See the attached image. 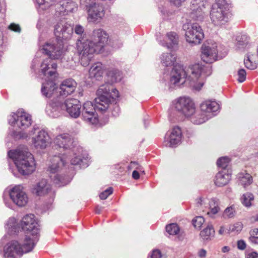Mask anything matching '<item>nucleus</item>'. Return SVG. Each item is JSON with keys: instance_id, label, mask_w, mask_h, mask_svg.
I'll use <instances>...</instances> for the list:
<instances>
[{"instance_id": "1", "label": "nucleus", "mask_w": 258, "mask_h": 258, "mask_svg": "<svg viewBox=\"0 0 258 258\" xmlns=\"http://www.w3.org/2000/svg\"><path fill=\"white\" fill-rule=\"evenodd\" d=\"M212 73L210 66L195 63L190 66L185 71L183 66H174L170 73V87H180L186 82L197 90L203 87L204 79Z\"/></svg>"}, {"instance_id": "2", "label": "nucleus", "mask_w": 258, "mask_h": 258, "mask_svg": "<svg viewBox=\"0 0 258 258\" xmlns=\"http://www.w3.org/2000/svg\"><path fill=\"white\" fill-rule=\"evenodd\" d=\"M81 105L79 100L75 98L64 100L61 97H54L46 107L47 114L50 117L56 118L64 111L73 118H77L81 113Z\"/></svg>"}, {"instance_id": "3", "label": "nucleus", "mask_w": 258, "mask_h": 258, "mask_svg": "<svg viewBox=\"0 0 258 258\" xmlns=\"http://www.w3.org/2000/svg\"><path fill=\"white\" fill-rule=\"evenodd\" d=\"M43 53L49 57L44 59L40 66L41 72L46 77V80L56 79L57 78V65L53 59H59L64 54L62 45L56 47L50 43H46L42 48Z\"/></svg>"}, {"instance_id": "4", "label": "nucleus", "mask_w": 258, "mask_h": 258, "mask_svg": "<svg viewBox=\"0 0 258 258\" xmlns=\"http://www.w3.org/2000/svg\"><path fill=\"white\" fill-rule=\"evenodd\" d=\"M8 155L13 160L19 172L22 175H29L35 170L34 157L27 148L10 150Z\"/></svg>"}, {"instance_id": "5", "label": "nucleus", "mask_w": 258, "mask_h": 258, "mask_svg": "<svg viewBox=\"0 0 258 258\" xmlns=\"http://www.w3.org/2000/svg\"><path fill=\"white\" fill-rule=\"evenodd\" d=\"M70 160L66 154L61 155H54L50 160L51 163L49 165L47 171L49 172L50 178L54 183L59 186L64 185L67 183L65 177L59 174L61 172H66L68 165V161Z\"/></svg>"}, {"instance_id": "6", "label": "nucleus", "mask_w": 258, "mask_h": 258, "mask_svg": "<svg viewBox=\"0 0 258 258\" xmlns=\"http://www.w3.org/2000/svg\"><path fill=\"white\" fill-rule=\"evenodd\" d=\"M35 245V240L26 236L23 245L17 240H12L4 248L5 258H19L24 253L31 251Z\"/></svg>"}, {"instance_id": "7", "label": "nucleus", "mask_w": 258, "mask_h": 258, "mask_svg": "<svg viewBox=\"0 0 258 258\" xmlns=\"http://www.w3.org/2000/svg\"><path fill=\"white\" fill-rule=\"evenodd\" d=\"M76 44L81 64L84 67L89 65L94 54L101 51L91 41L84 36L78 39Z\"/></svg>"}, {"instance_id": "8", "label": "nucleus", "mask_w": 258, "mask_h": 258, "mask_svg": "<svg viewBox=\"0 0 258 258\" xmlns=\"http://www.w3.org/2000/svg\"><path fill=\"white\" fill-rule=\"evenodd\" d=\"M42 9H46L50 6L54 5L56 17H61L68 14L70 12H73L78 8L77 4L72 0H62L56 3V0H36Z\"/></svg>"}, {"instance_id": "9", "label": "nucleus", "mask_w": 258, "mask_h": 258, "mask_svg": "<svg viewBox=\"0 0 258 258\" xmlns=\"http://www.w3.org/2000/svg\"><path fill=\"white\" fill-rule=\"evenodd\" d=\"M97 97L94 99L97 107L101 110H107L111 98L116 99L119 97V92L110 84L107 83L99 87L97 91Z\"/></svg>"}, {"instance_id": "10", "label": "nucleus", "mask_w": 258, "mask_h": 258, "mask_svg": "<svg viewBox=\"0 0 258 258\" xmlns=\"http://www.w3.org/2000/svg\"><path fill=\"white\" fill-rule=\"evenodd\" d=\"M229 12L225 0H216L212 5L210 17L215 26L225 25L229 21Z\"/></svg>"}, {"instance_id": "11", "label": "nucleus", "mask_w": 258, "mask_h": 258, "mask_svg": "<svg viewBox=\"0 0 258 258\" xmlns=\"http://www.w3.org/2000/svg\"><path fill=\"white\" fill-rule=\"evenodd\" d=\"M195 104L188 96L177 97L172 102V108L186 118H188L195 112Z\"/></svg>"}, {"instance_id": "12", "label": "nucleus", "mask_w": 258, "mask_h": 258, "mask_svg": "<svg viewBox=\"0 0 258 258\" xmlns=\"http://www.w3.org/2000/svg\"><path fill=\"white\" fill-rule=\"evenodd\" d=\"M182 29L185 31V39L188 43L194 45L201 43L204 37V34L199 24L185 23L182 26Z\"/></svg>"}, {"instance_id": "13", "label": "nucleus", "mask_w": 258, "mask_h": 258, "mask_svg": "<svg viewBox=\"0 0 258 258\" xmlns=\"http://www.w3.org/2000/svg\"><path fill=\"white\" fill-rule=\"evenodd\" d=\"M73 33L72 26L67 23L63 18H60L59 21L54 25V34L57 39V44H51L54 46H58L59 44H63L62 40H68L71 38Z\"/></svg>"}, {"instance_id": "14", "label": "nucleus", "mask_w": 258, "mask_h": 258, "mask_svg": "<svg viewBox=\"0 0 258 258\" xmlns=\"http://www.w3.org/2000/svg\"><path fill=\"white\" fill-rule=\"evenodd\" d=\"M10 124L25 130L32 124L31 116L23 109H19L16 113L10 115L8 118Z\"/></svg>"}, {"instance_id": "15", "label": "nucleus", "mask_w": 258, "mask_h": 258, "mask_svg": "<svg viewBox=\"0 0 258 258\" xmlns=\"http://www.w3.org/2000/svg\"><path fill=\"white\" fill-rule=\"evenodd\" d=\"M100 111L102 113L106 110H101L97 107V103L94 101V104L91 101L85 102L83 106L82 116L83 119L86 122L96 124L99 122V119L96 111Z\"/></svg>"}, {"instance_id": "16", "label": "nucleus", "mask_w": 258, "mask_h": 258, "mask_svg": "<svg viewBox=\"0 0 258 258\" xmlns=\"http://www.w3.org/2000/svg\"><path fill=\"white\" fill-rule=\"evenodd\" d=\"M8 194L13 202L18 207H24L28 203L27 195L23 190V187L20 185H16L11 188Z\"/></svg>"}, {"instance_id": "17", "label": "nucleus", "mask_w": 258, "mask_h": 258, "mask_svg": "<svg viewBox=\"0 0 258 258\" xmlns=\"http://www.w3.org/2000/svg\"><path fill=\"white\" fill-rule=\"evenodd\" d=\"M69 153L71 154L73 153L74 158L70 160L72 165H79L81 168H85L89 166V159L88 154L86 152H84L82 148L80 146H77L75 148L74 151L73 149L69 151Z\"/></svg>"}, {"instance_id": "18", "label": "nucleus", "mask_w": 258, "mask_h": 258, "mask_svg": "<svg viewBox=\"0 0 258 258\" xmlns=\"http://www.w3.org/2000/svg\"><path fill=\"white\" fill-rule=\"evenodd\" d=\"M21 225L24 231L31 232L33 236H37L39 233V225L36 221L33 214H29L24 216L21 222Z\"/></svg>"}, {"instance_id": "19", "label": "nucleus", "mask_w": 258, "mask_h": 258, "mask_svg": "<svg viewBox=\"0 0 258 258\" xmlns=\"http://www.w3.org/2000/svg\"><path fill=\"white\" fill-rule=\"evenodd\" d=\"M87 12L88 21L94 23H99L105 15V10L103 5L98 3L94 4L93 6L88 10Z\"/></svg>"}, {"instance_id": "20", "label": "nucleus", "mask_w": 258, "mask_h": 258, "mask_svg": "<svg viewBox=\"0 0 258 258\" xmlns=\"http://www.w3.org/2000/svg\"><path fill=\"white\" fill-rule=\"evenodd\" d=\"M182 133L180 128L175 126L171 131L167 132L164 138V145L166 147H173L181 141Z\"/></svg>"}, {"instance_id": "21", "label": "nucleus", "mask_w": 258, "mask_h": 258, "mask_svg": "<svg viewBox=\"0 0 258 258\" xmlns=\"http://www.w3.org/2000/svg\"><path fill=\"white\" fill-rule=\"evenodd\" d=\"M54 143L58 147L69 151L72 149L74 151L75 148L77 146L73 139L68 134L57 136L54 140Z\"/></svg>"}, {"instance_id": "22", "label": "nucleus", "mask_w": 258, "mask_h": 258, "mask_svg": "<svg viewBox=\"0 0 258 258\" xmlns=\"http://www.w3.org/2000/svg\"><path fill=\"white\" fill-rule=\"evenodd\" d=\"M108 36L107 33L102 29H96L93 30L91 39L96 47L101 51L108 40Z\"/></svg>"}, {"instance_id": "23", "label": "nucleus", "mask_w": 258, "mask_h": 258, "mask_svg": "<svg viewBox=\"0 0 258 258\" xmlns=\"http://www.w3.org/2000/svg\"><path fill=\"white\" fill-rule=\"evenodd\" d=\"M32 142L36 149H45L51 143V139L48 133L44 130H40L32 138Z\"/></svg>"}, {"instance_id": "24", "label": "nucleus", "mask_w": 258, "mask_h": 258, "mask_svg": "<svg viewBox=\"0 0 258 258\" xmlns=\"http://www.w3.org/2000/svg\"><path fill=\"white\" fill-rule=\"evenodd\" d=\"M218 51L217 46L214 44L212 46L203 45L202 47L201 58L203 61L207 63H211L217 59Z\"/></svg>"}, {"instance_id": "25", "label": "nucleus", "mask_w": 258, "mask_h": 258, "mask_svg": "<svg viewBox=\"0 0 258 258\" xmlns=\"http://www.w3.org/2000/svg\"><path fill=\"white\" fill-rule=\"evenodd\" d=\"M191 4L192 12L190 17L196 20L202 21L204 17L203 10L205 8L206 2L205 0H192Z\"/></svg>"}, {"instance_id": "26", "label": "nucleus", "mask_w": 258, "mask_h": 258, "mask_svg": "<svg viewBox=\"0 0 258 258\" xmlns=\"http://www.w3.org/2000/svg\"><path fill=\"white\" fill-rule=\"evenodd\" d=\"M51 190V185L44 179L33 185L31 188L32 194L40 197L45 196L50 192Z\"/></svg>"}, {"instance_id": "27", "label": "nucleus", "mask_w": 258, "mask_h": 258, "mask_svg": "<svg viewBox=\"0 0 258 258\" xmlns=\"http://www.w3.org/2000/svg\"><path fill=\"white\" fill-rule=\"evenodd\" d=\"M55 79L46 80L41 87L42 94L47 97L51 98L57 93V87L55 82Z\"/></svg>"}, {"instance_id": "28", "label": "nucleus", "mask_w": 258, "mask_h": 258, "mask_svg": "<svg viewBox=\"0 0 258 258\" xmlns=\"http://www.w3.org/2000/svg\"><path fill=\"white\" fill-rule=\"evenodd\" d=\"M77 83L72 79L64 80L60 85L59 96L57 97H61L64 98L66 96L71 94L76 89Z\"/></svg>"}, {"instance_id": "29", "label": "nucleus", "mask_w": 258, "mask_h": 258, "mask_svg": "<svg viewBox=\"0 0 258 258\" xmlns=\"http://www.w3.org/2000/svg\"><path fill=\"white\" fill-rule=\"evenodd\" d=\"M201 111L204 114L209 115L212 117V113L215 112L219 109V104L215 101L206 100L201 103L200 105Z\"/></svg>"}, {"instance_id": "30", "label": "nucleus", "mask_w": 258, "mask_h": 258, "mask_svg": "<svg viewBox=\"0 0 258 258\" xmlns=\"http://www.w3.org/2000/svg\"><path fill=\"white\" fill-rule=\"evenodd\" d=\"M166 37L168 42H160V44L170 49H175L178 47L179 36L175 32H169L166 34Z\"/></svg>"}, {"instance_id": "31", "label": "nucleus", "mask_w": 258, "mask_h": 258, "mask_svg": "<svg viewBox=\"0 0 258 258\" xmlns=\"http://www.w3.org/2000/svg\"><path fill=\"white\" fill-rule=\"evenodd\" d=\"M230 179L231 174L222 170L216 174L215 183L218 186H223L226 185Z\"/></svg>"}, {"instance_id": "32", "label": "nucleus", "mask_w": 258, "mask_h": 258, "mask_svg": "<svg viewBox=\"0 0 258 258\" xmlns=\"http://www.w3.org/2000/svg\"><path fill=\"white\" fill-rule=\"evenodd\" d=\"M89 73L91 78H95L96 79H98L102 76L104 73L103 64L100 62L94 63L90 68Z\"/></svg>"}, {"instance_id": "33", "label": "nucleus", "mask_w": 258, "mask_h": 258, "mask_svg": "<svg viewBox=\"0 0 258 258\" xmlns=\"http://www.w3.org/2000/svg\"><path fill=\"white\" fill-rule=\"evenodd\" d=\"M209 116V115L204 114L201 111V112H196L195 111L193 115L189 116L188 118H190L191 122L193 123L200 124L208 120L210 118V116Z\"/></svg>"}, {"instance_id": "34", "label": "nucleus", "mask_w": 258, "mask_h": 258, "mask_svg": "<svg viewBox=\"0 0 258 258\" xmlns=\"http://www.w3.org/2000/svg\"><path fill=\"white\" fill-rule=\"evenodd\" d=\"M161 62L165 67L174 66L176 60V55L171 53H163L160 57Z\"/></svg>"}, {"instance_id": "35", "label": "nucleus", "mask_w": 258, "mask_h": 258, "mask_svg": "<svg viewBox=\"0 0 258 258\" xmlns=\"http://www.w3.org/2000/svg\"><path fill=\"white\" fill-rule=\"evenodd\" d=\"M219 204V200L216 198H212L209 201L208 207L209 211L207 214L210 217L214 218L215 215L219 212L220 209Z\"/></svg>"}, {"instance_id": "36", "label": "nucleus", "mask_w": 258, "mask_h": 258, "mask_svg": "<svg viewBox=\"0 0 258 258\" xmlns=\"http://www.w3.org/2000/svg\"><path fill=\"white\" fill-rule=\"evenodd\" d=\"M214 235L215 230L211 224H209L200 233L201 237L203 240H210Z\"/></svg>"}, {"instance_id": "37", "label": "nucleus", "mask_w": 258, "mask_h": 258, "mask_svg": "<svg viewBox=\"0 0 258 258\" xmlns=\"http://www.w3.org/2000/svg\"><path fill=\"white\" fill-rule=\"evenodd\" d=\"M107 77L112 83H116L121 80L122 74L118 70L112 69L108 71Z\"/></svg>"}, {"instance_id": "38", "label": "nucleus", "mask_w": 258, "mask_h": 258, "mask_svg": "<svg viewBox=\"0 0 258 258\" xmlns=\"http://www.w3.org/2000/svg\"><path fill=\"white\" fill-rule=\"evenodd\" d=\"M238 179L240 184L244 187H246L253 182L252 176L247 173H240L238 174Z\"/></svg>"}, {"instance_id": "39", "label": "nucleus", "mask_w": 258, "mask_h": 258, "mask_svg": "<svg viewBox=\"0 0 258 258\" xmlns=\"http://www.w3.org/2000/svg\"><path fill=\"white\" fill-rule=\"evenodd\" d=\"M254 201V196L251 192H246L242 195L240 198V201L242 205L249 208L252 206V202Z\"/></svg>"}, {"instance_id": "40", "label": "nucleus", "mask_w": 258, "mask_h": 258, "mask_svg": "<svg viewBox=\"0 0 258 258\" xmlns=\"http://www.w3.org/2000/svg\"><path fill=\"white\" fill-rule=\"evenodd\" d=\"M236 41L237 47L239 48H243L248 42V37L245 34L239 35L237 36Z\"/></svg>"}, {"instance_id": "41", "label": "nucleus", "mask_w": 258, "mask_h": 258, "mask_svg": "<svg viewBox=\"0 0 258 258\" xmlns=\"http://www.w3.org/2000/svg\"><path fill=\"white\" fill-rule=\"evenodd\" d=\"M166 230L170 235H175L179 232V228L176 223H171L166 226Z\"/></svg>"}, {"instance_id": "42", "label": "nucleus", "mask_w": 258, "mask_h": 258, "mask_svg": "<svg viewBox=\"0 0 258 258\" xmlns=\"http://www.w3.org/2000/svg\"><path fill=\"white\" fill-rule=\"evenodd\" d=\"M249 241L252 244H258V228H254L249 232Z\"/></svg>"}, {"instance_id": "43", "label": "nucleus", "mask_w": 258, "mask_h": 258, "mask_svg": "<svg viewBox=\"0 0 258 258\" xmlns=\"http://www.w3.org/2000/svg\"><path fill=\"white\" fill-rule=\"evenodd\" d=\"M235 214V206L232 205L225 209L223 214V217L224 218H231L234 217Z\"/></svg>"}, {"instance_id": "44", "label": "nucleus", "mask_w": 258, "mask_h": 258, "mask_svg": "<svg viewBox=\"0 0 258 258\" xmlns=\"http://www.w3.org/2000/svg\"><path fill=\"white\" fill-rule=\"evenodd\" d=\"M230 160L227 157H222L219 158L217 161L218 167H221L223 170H225V168L228 166Z\"/></svg>"}, {"instance_id": "45", "label": "nucleus", "mask_w": 258, "mask_h": 258, "mask_svg": "<svg viewBox=\"0 0 258 258\" xmlns=\"http://www.w3.org/2000/svg\"><path fill=\"white\" fill-rule=\"evenodd\" d=\"M244 64L247 69L251 70H255L257 67V63L256 61H252L249 55L244 59Z\"/></svg>"}, {"instance_id": "46", "label": "nucleus", "mask_w": 258, "mask_h": 258, "mask_svg": "<svg viewBox=\"0 0 258 258\" xmlns=\"http://www.w3.org/2000/svg\"><path fill=\"white\" fill-rule=\"evenodd\" d=\"M81 7L88 11L94 4H96L95 0H80Z\"/></svg>"}, {"instance_id": "47", "label": "nucleus", "mask_w": 258, "mask_h": 258, "mask_svg": "<svg viewBox=\"0 0 258 258\" xmlns=\"http://www.w3.org/2000/svg\"><path fill=\"white\" fill-rule=\"evenodd\" d=\"M209 201L206 198L200 197L196 199V205L198 207L207 208Z\"/></svg>"}, {"instance_id": "48", "label": "nucleus", "mask_w": 258, "mask_h": 258, "mask_svg": "<svg viewBox=\"0 0 258 258\" xmlns=\"http://www.w3.org/2000/svg\"><path fill=\"white\" fill-rule=\"evenodd\" d=\"M204 222L205 219L202 216L196 217L192 220V224L196 228H200Z\"/></svg>"}, {"instance_id": "49", "label": "nucleus", "mask_w": 258, "mask_h": 258, "mask_svg": "<svg viewBox=\"0 0 258 258\" xmlns=\"http://www.w3.org/2000/svg\"><path fill=\"white\" fill-rule=\"evenodd\" d=\"M113 192V188L111 187H110L106 189H105L104 191L102 192L100 195L99 197L101 200H105L107 198V197L112 194Z\"/></svg>"}, {"instance_id": "50", "label": "nucleus", "mask_w": 258, "mask_h": 258, "mask_svg": "<svg viewBox=\"0 0 258 258\" xmlns=\"http://www.w3.org/2000/svg\"><path fill=\"white\" fill-rule=\"evenodd\" d=\"M11 136L16 139H24L27 137V135L22 132H16L14 131L11 133Z\"/></svg>"}, {"instance_id": "51", "label": "nucleus", "mask_w": 258, "mask_h": 258, "mask_svg": "<svg viewBox=\"0 0 258 258\" xmlns=\"http://www.w3.org/2000/svg\"><path fill=\"white\" fill-rule=\"evenodd\" d=\"M238 81L239 83L243 82L246 79V73L244 69H241L238 71Z\"/></svg>"}, {"instance_id": "52", "label": "nucleus", "mask_w": 258, "mask_h": 258, "mask_svg": "<svg viewBox=\"0 0 258 258\" xmlns=\"http://www.w3.org/2000/svg\"><path fill=\"white\" fill-rule=\"evenodd\" d=\"M8 29L15 32L20 33L21 28L18 24L15 23H11L9 26Z\"/></svg>"}, {"instance_id": "53", "label": "nucleus", "mask_w": 258, "mask_h": 258, "mask_svg": "<svg viewBox=\"0 0 258 258\" xmlns=\"http://www.w3.org/2000/svg\"><path fill=\"white\" fill-rule=\"evenodd\" d=\"M243 225L241 223L238 222L235 223L232 227V231L235 232L236 233L239 232L242 229Z\"/></svg>"}, {"instance_id": "54", "label": "nucleus", "mask_w": 258, "mask_h": 258, "mask_svg": "<svg viewBox=\"0 0 258 258\" xmlns=\"http://www.w3.org/2000/svg\"><path fill=\"white\" fill-rule=\"evenodd\" d=\"M75 32L79 35H81V36H82V34L84 33V28L80 25H77L75 27Z\"/></svg>"}, {"instance_id": "55", "label": "nucleus", "mask_w": 258, "mask_h": 258, "mask_svg": "<svg viewBox=\"0 0 258 258\" xmlns=\"http://www.w3.org/2000/svg\"><path fill=\"white\" fill-rule=\"evenodd\" d=\"M151 257V258H161L162 254L161 251L159 249L153 250Z\"/></svg>"}, {"instance_id": "56", "label": "nucleus", "mask_w": 258, "mask_h": 258, "mask_svg": "<svg viewBox=\"0 0 258 258\" xmlns=\"http://www.w3.org/2000/svg\"><path fill=\"white\" fill-rule=\"evenodd\" d=\"M138 163L135 161H132L130 164L127 166V168L128 171H131L133 169H138Z\"/></svg>"}, {"instance_id": "57", "label": "nucleus", "mask_w": 258, "mask_h": 258, "mask_svg": "<svg viewBox=\"0 0 258 258\" xmlns=\"http://www.w3.org/2000/svg\"><path fill=\"white\" fill-rule=\"evenodd\" d=\"M237 248L240 250H244L246 248V243L243 240H239L237 242Z\"/></svg>"}, {"instance_id": "58", "label": "nucleus", "mask_w": 258, "mask_h": 258, "mask_svg": "<svg viewBox=\"0 0 258 258\" xmlns=\"http://www.w3.org/2000/svg\"><path fill=\"white\" fill-rule=\"evenodd\" d=\"M120 109L119 106L116 104L113 105V109L111 112L112 114L114 116H116L118 115Z\"/></svg>"}, {"instance_id": "59", "label": "nucleus", "mask_w": 258, "mask_h": 258, "mask_svg": "<svg viewBox=\"0 0 258 258\" xmlns=\"http://www.w3.org/2000/svg\"><path fill=\"white\" fill-rule=\"evenodd\" d=\"M207 251L204 249H201L198 252V256L200 258H205L206 256Z\"/></svg>"}, {"instance_id": "60", "label": "nucleus", "mask_w": 258, "mask_h": 258, "mask_svg": "<svg viewBox=\"0 0 258 258\" xmlns=\"http://www.w3.org/2000/svg\"><path fill=\"white\" fill-rule=\"evenodd\" d=\"M257 257H258V253L255 251L248 253L246 254V258H257Z\"/></svg>"}, {"instance_id": "61", "label": "nucleus", "mask_w": 258, "mask_h": 258, "mask_svg": "<svg viewBox=\"0 0 258 258\" xmlns=\"http://www.w3.org/2000/svg\"><path fill=\"white\" fill-rule=\"evenodd\" d=\"M16 220L15 218H10L8 222V226H9V228H12L13 226H14V224Z\"/></svg>"}, {"instance_id": "62", "label": "nucleus", "mask_w": 258, "mask_h": 258, "mask_svg": "<svg viewBox=\"0 0 258 258\" xmlns=\"http://www.w3.org/2000/svg\"><path fill=\"white\" fill-rule=\"evenodd\" d=\"M132 177L135 179H138L140 178L139 173L136 170H135L133 172Z\"/></svg>"}, {"instance_id": "63", "label": "nucleus", "mask_w": 258, "mask_h": 258, "mask_svg": "<svg viewBox=\"0 0 258 258\" xmlns=\"http://www.w3.org/2000/svg\"><path fill=\"white\" fill-rule=\"evenodd\" d=\"M3 199H4V203H5L6 206L7 207H9V208H12V205L11 203L7 202V200L5 198V193H4V194Z\"/></svg>"}, {"instance_id": "64", "label": "nucleus", "mask_w": 258, "mask_h": 258, "mask_svg": "<svg viewBox=\"0 0 258 258\" xmlns=\"http://www.w3.org/2000/svg\"><path fill=\"white\" fill-rule=\"evenodd\" d=\"M230 250V248L229 247L227 246H224V247H222V251L223 252H228Z\"/></svg>"}]
</instances>
